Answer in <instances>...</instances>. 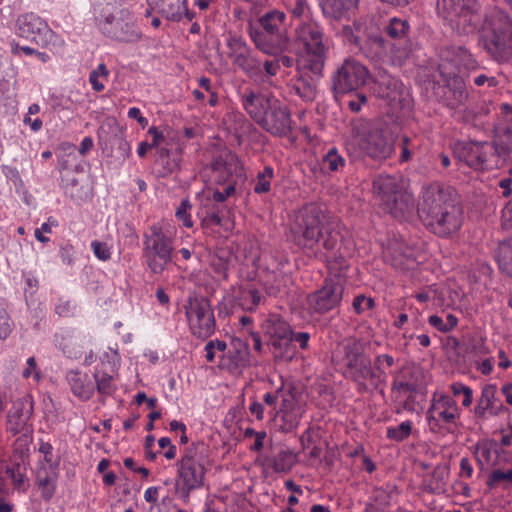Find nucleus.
I'll list each match as a JSON object with an SVG mask.
<instances>
[{"instance_id":"nucleus-12","label":"nucleus","mask_w":512,"mask_h":512,"mask_svg":"<svg viewBox=\"0 0 512 512\" xmlns=\"http://www.w3.org/2000/svg\"><path fill=\"white\" fill-rule=\"evenodd\" d=\"M184 310L189 329L195 337L207 339L215 332V317L207 298L189 297L184 304Z\"/></svg>"},{"instance_id":"nucleus-6","label":"nucleus","mask_w":512,"mask_h":512,"mask_svg":"<svg viewBox=\"0 0 512 512\" xmlns=\"http://www.w3.org/2000/svg\"><path fill=\"white\" fill-rule=\"evenodd\" d=\"M207 454L203 443H192L177 463V477L174 492L184 503L190 500V493L201 488L207 472Z\"/></svg>"},{"instance_id":"nucleus-54","label":"nucleus","mask_w":512,"mask_h":512,"mask_svg":"<svg viewBox=\"0 0 512 512\" xmlns=\"http://www.w3.org/2000/svg\"><path fill=\"white\" fill-rule=\"evenodd\" d=\"M192 205L188 199H183L179 206L176 209L175 216L176 218L183 223V225L187 228H191L193 226V221L191 219V215L189 211L191 210Z\"/></svg>"},{"instance_id":"nucleus-8","label":"nucleus","mask_w":512,"mask_h":512,"mask_svg":"<svg viewBox=\"0 0 512 512\" xmlns=\"http://www.w3.org/2000/svg\"><path fill=\"white\" fill-rule=\"evenodd\" d=\"M286 14L273 9L263 14L258 22L262 30H250L255 46L265 54L280 55L288 50L290 38L286 27Z\"/></svg>"},{"instance_id":"nucleus-3","label":"nucleus","mask_w":512,"mask_h":512,"mask_svg":"<svg viewBox=\"0 0 512 512\" xmlns=\"http://www.w3.org/2000/svg\"><path fill=\"white\" fill-rule=\"evenodd\" d=\"M241 103L247 114L265 131L285 136L292 129L290 111L282 101L262 93L246 90Z\"/></svg>"},{"instance_id":"nucleus-57","label":"nucleus","mask_w":512,"mask_h":512,"mask_svg":"<svg viewBox=\"0 0 512 512\" xmlns=\"http://www.w3.org/2000/svg\"><path fill=\"white\" fill-rule=\"evenodd\" d=\"M226 343L221 340H211L205 345L206 355L205 358L207 362H213L215 359V352L224 353L226 350Z\"/></svg>"},{"instance_id":"nucleus-41","label":"nucleus","mask_w":512,"mask_h":512,"mask_svg":"<svg viewBox=\"0 0 512 512\" xmlns=\"http://www.w3.org/2000/svg\"><path fill=\"white\" fill-rule=\"evenodd\" d=\"M356 2L357 0H323L321 6L325 15L339 19L346 11L354 7Z\"/></svg>"},{"instance_id":"nucleus-48","label":"nucleus","mask_w":512,"mask_h":512,"mask_svg":"<svg viewBox=\"0 0 512 512\" xmlns=\"http://www.w3.org/2000/svg\"><path fill=\"white\" fill-rule=\"evenodd\" d=\"M322 163L330 172H337L345 166V159L333 147L324 155Z\"/></svg>"},{"instance_id":"nucleus-51","label":"nucleus","mask_w":512,"mask_h":512,"mask_svg":"<svg viewBox=\"0 0 512 512\" xmlns=\"http://www.w3.org/2000/svg\"><path fill=\"white\" fill-rule=\"evenodd\" d=\"M108 74L106 65L103 63L99 64L97 69L90 73L89 81L95 91L100 92L104 90L105 84L101 79L107 80Z\"/></svg>"},{"instance_id":"nucleus-38","label":"nucleus","mask_w":512,"mask_h":512,"mask_svg":"<svg viewBox=\"0 0 512 512\" xmlns=\"http://www.w3.org/2000/svg\"><path fill=\"white\" fill-rule=\"evenodd\" d=\"M296 462V455L288 449H282L277 454L267 459L268 466L271 467L275 473L289 472Z\"/></svg>"},{"instance_id":"nucleus-40","label":"nucleus","mask_w":512,"mask_h":512,"mask_svg":"<svg viewBox=\"0 0 512 512\" xmlns=\"http://www.w3.org/2000/svg\"><path fill=\"white\" fill-rule=\"evenodd\" d=\"M220 212L219 206L214 203L211 204L210 198L206 197L201 200V207L199 208L197 215L201 219L203 225L213 224L220 226L222 224Z\"/></svg>"},{"instance_id":"nucleus-33","label":"nucleus","mask_w":512,"mask_h":512,"mask_svg":"<svg viewBox=\"0 0 512 512\" xmlns=\"http://www.w3.org/2000/svg\"><path fill=\"white\" fill-rule=\"evenodd\" d=\"M261 327L264 333L270 337L273 346H279L280 341L287 340L291 335L290 325L277 314L269 315Z\"/></svg>"},{"instance_id":"nucleus-63","label":"nucleus","mask_w":512,"mask_h":512,"mask_svg":"<svg viewBox=\"0 0 512 512\" xmlns=\"http://www.w3.org/2000/svg\"><path fill=\"white\" fill-rule=\"evenodd\" d=\"M367 96L363 93H357L353 99L348 102V108L352 112H359L362 105L366 104Z\"/></svg>"},{"instance_id":"nucleus-37","label":"nucleus","mask_w":512,"mask_h":512,"mask_svg":"<svg viewBox=\"0 0 512 512\" xmlns=\"http://www.w3.org/2000/svg\"><path fill=\"white\" fill-rule=\"evenodd\" d=\"M57 473L54 469L41 468L37 472L36 484L45 500H50L55 493Z\"/></svg>"},{"instance_id":"nucleus-59","label":"nucleus","mask_w":512,"mask_h":512,"mask_svg":"<svg viewBox=\"0 0 512 512\" xmlns=\"http://www.w3.org/2000/svg\"><path fill=\"white\" fill-rule=\"evenodd\" d=\"M91 248L98 259L102 261L110 259L111 252L106 243L100 241H93L91 243Z\"/></svg>"},{"instance_id":"nucleus-7","label":"nucleus","mask_w":512,"mask_h":512,"mask_svg":"<svg viewBox=\"0 0 512 512\" xmlns=\"http://www.w3.org/2000/svg\"><path fill=\"white\" fill-rule=\"evenodd\" d=\"M351 134L357 148L375 161H384L394 153V142L382 121L358 120L352 124Z\"/></svg>"},{"instance_id":"nucleus-24","label":"nucleus","mask_w":512,"mask_h":512,"mask_svg":"<svg viewBox=\"0 0 512 512\" xmlns=\"http://www.w3.org/2000/svg\"><path fill=\"white\" fill-rule=\"evenodd\" d=\"M497 388L494 384H486L481 390V396L473 409L475 418L486 420L491 416H498L506 411V407L496 397Z\"/></svg>"},{"instance_id":"nucleus-49","label":"nucleus","mask_w":512,"mask_h":512,"mask_svg":"<svg viewBox=\"0 0 512 512\" xmlns=\"http://www.w3.org/2000/svg\"><path fill=\"white\" fill-rule=\"evenodd\" d=\"M262 296L256 289H246L241 292L240 305L247 311H254L260 304Z\"/></svg>"},{"instance_id":"nucleus-10","label":"nucleus","mask_w":512,"mask_h":512,"mask_svg":"<svg viewBox=\"0 0 512 512\" xmlns=\"http://www.w3.org/2000/svg\"><path fill=\"white\" fill-rule=\"evenodd\" d=\"M174 238L159 224H153L143 235V257L149 271L161 275L173 261Z\"/></svg>"},{"instance_id":"nucleus-4","label":"nucleus","mask_w":512,"mask_h":512,"mask_svg":"<svg viewBox=\"0 0 512 512\" xmlns=\"http://www.w3.org/2000/svg\"><path fill=\"white\" fill-rule=\"evenodd\" d=\"M479 44L496 62L503 63L512 59V21L501 11L482 15Z\"/></svg>"},{"instance_id":"nucleus-44","label":"nucleus","mask_w":512,"mask_h":512,"mask_svg":"<svg viewBox=\"0 0 512 512\" xmlns=\"http://www.w3.org/2000/svg\"><path fill=\"white\" fill-rule=\"evenodd\" d=\"M274 179V169L271 166H265L259 171L254 180L253 191L256 194H267L271 191V183Z\"/></svg>"},{"instance_id":"nucleus-45","label":"nucleus","mask_w":512,"mask_h":512,"mask_svg":"<svg viewBox=\"0 0 512 512\" xmlns=\"http://www.w3.org/2000/svg\"><path fill=\"white\" fill-rule=\"evenodd\" d=\"M94 379L97 391L101 395L111 396L117 389L113 377L105 372L96 371Z\"/></svg>"},{"instance_id":"nucleus-5","label":"nucleus","mask_w":512,"mask_h":512,"mask_svg":"<svg viewBox=\"0 0 512 512\" xmlns=\"http://www.w3.org/2000/svg\"><path fill=\"white\" fill-rule=\"evenodd\" d=\"M334 355L342 356L346 367V377L356 383L359 392H368L370 387L373 389L379 387L380 375L372 368L363 342L356 338L345 339L338 346Z\"/></svg>"},{"instance_id":"nucleus-22","label":"nucleus","mask_w":512,"mask_h":512,"mask_svg":"<svg viewBox=\"0 0 512 512\" xmlns=\"http://www.w3.org/2000/svg\"><path fill=\"white\" fill-rule=\"evenodd\" d=\"M304 408L293 394L283 396L279 411L275 412V420L279 421L282 432H291L300 423Z\"/></svg>"},{"instance_id":"nucleus-11","label":"nucleus","mask_w":512,"mask_h":512,"mask_svg":"<svg viewBox=\"0 0 512 512\" xmlns=\"http://www.w3.org/2000/svg\"><path fill=\"white\" fill-rule=\"evenodd\" d=\"M457 156L474 170H490L498 166L499 158L506 157L505 151L495 143L469 142L457 149Z\"/></svg>"},{"instance_id":"nucleus-36","label":"nucleus","mask_w":512,"mask_h":512,"mask_svg":"<svg viewBox=\"0 0 512 512\" xmlns=\"http://www.w3.org/2000/svg\"><path fill=\"white\" fill-rule=\"evenodd\" d=\"M378 94L389 101L400 100L404 86L401 81L390 76H382L378 82Z\"/></svg>"},{"instance_id":"nucleus-50","label":"nucleus","mask_w":512,"mask_h":512,"mask_svg":"<svg viewBox=\"0 0 512 512\" xmlns=\"http://www.w3.org/2000/svg\"><path fill=\"white\" fill-rule=\"evenodd\" d=\"M308 64L307 68L317 77H320L322 75L324 65H325V58H326V51H314V52H308Z\"/></svg>"},{"instance_id":"nucleus-43","label":"nucleus","mask_w":512,"mask_h":512,"mask_svg":"<svg viewBox=\"0 0 512 512\" xmlns=\"http://www.w3.org/2000/svg\"><path fill=\"white\" fill-rule=\"evenodd\" d=\"M409 29L410 25L408 21L400 18H392L385 27V33L391 39L399 40L400 42L407 44Z\"/></svg>"},{"instance_id":"nucleus-32","label":"nucleus","mask_w":512,"mask_h":512,"mask_svg":"<svg viewBox=\"0 0 512 512\" xmlns=\"http://www.w3.org/2000/svg\"><path fill=\"white\" fill-rule=\"evenodd\" d=\"M495 143L500 145L507 155L512 152V106L501 105V116L495 126Z\"/></svg>"},{"instance_id":"nucleus-16","label":"nucleus","mask_w":512,"mask_h":512,"mask_svg":"<svg viewBox=\"0 0 512 512\" xmlns=\"http://www.w3.org/2000/svg\"><path fill=\"white\" fill-rule=\"evenodd\" d=\"M344 283L340 276L325 279L322 287L307 296V304L315 313L324 314L336 307L342 301Z\"/></svg>"},{"instance_id":"nucleus-34","label":"nucleus","mask_w":512,"mask_h":512,"mask_svg":"<svg viewBox=\"0 0 512 512\" xmlns=\"http://www.w3.org/2000/svg\"><path fill=\"white\" fill-rule=\"evenodd\" d=\"M486 485L490 490L512 489V464L503 465L499 459L488 474Z\"/></svg>"},{"instance_id":"nucleus-56","label":"nucleus","mask_w":512,"mask_h":512,"mask_svg":"<svg viewBox=\"0 0 512 512\" xmlns=\"http://www.w3.org/2000/svg\"><path fill=\"white\" fill-rule=\"evenodd\" d=\"M5 473L12 480L16 488H21L24 483L25 474L18 463L7 466Z\"/></svg>"},{"instance_id":"nucleus-42","label":"nucleus","mask_w":512,"mask_h":512,"mask_svg":"<svg viewBox=\"0 0 512 512\" xmlns=\"http://www.w3.org/2000/svg\"><path fill=\"white\" fill-rule=\"evenodd\" d=\"M495 257L499 268L512 277V238L499 244Z\"/></svg>"},{"instance_id":"nucleus-1","label":"nucleus","mask_w":512,"mask_h":512,"mask_svg":"<svg viewBox=\"0 0 512 512\" xmlns=\"http://www.w3.org/2000/svg\"><path fill=\"white\" fill-rule=\"evenodd\" d=\"M292 231L297 245L320 252L330 271L340 272L348 267L340 246V223L320 205L309 203L303 206L296 214Z\"/></svg>"},{"instance_id":"nucleus-30","label":"nucleus","mask_w":512,"mask_h":512,"mask_svg":"<svg viewBox=\"0 0 512 512\" xmlns=\"http://www.w3.org/2000/svg\"><path fill=\"white\" fill-rule=\"evenodd\" d=\"M230 345L228 352L222 354L219 366L229 371L245 367L249 362L248 344L240 338H234Z\"/></svg>"},{"instance_id":"nucleus-26","label":"nucleus","mask_w":512,"mask_h":512,"mask_svg":"<svg viewBox=\"0 0 512 512\" xmlns=\"http://www.w3.org/2000/svg\"><path fill=\"white\" fill-rule=\"evenodd\" d=\"M381 206L393 218L402 221L412 217L415 209V200L406 185L395 197Z\"/></svg>"},{"instance_id":"nucleus-9","label":"nucleus","mask_w":512,"mask_h":512,"mask_svg":"<svg viewBox=\"0 0 512 512\" xmlns=\"http://www.w3.org/2000/svg\"><path fill=\"white\" fill-rule=\"evenodd\" d=\"M436 12L459 35L475 33L482 23L479 0H436Z\"/></svg>"},{"instance_id":"nucleus-20","label":"nucleus","mask_w":512,"mask_h":512,"mask_svg":"<svg viewBox=\"0 0 512 512\" xmlns=\"http://www.w3.org/2000/svg\"><path fill=\"white\" fill-rule=\"evenodd\" d=\"M207 169L210 171V177L218 184H224L234 174L242 171V165L238 156L229 151L224 150L213 158Z\"/></svg>"},{"instance_id":"nucleus-31","label":"nucleus","mask_w":512,"mask_h":512,"mask_svg":"<svg viewBox=\"0 0 512 512\" xmlns=\"http://www.w3.org/2000/svg\"><path fill=\"white\" fill-rule=\"evenodd\" d=\"M151 6L168 20L179 22L183 15L191 21L194 13L187 9V0H151Z\"/></svg>"},{"instance_id":"nucleus-53","label":"nucleus","mask_w":512,"mask_h":512,"mask_svg":"<svg viewBox=\"0 0 512 512\" xmlns=\"http://www.w3.org/2000/svg\"><path fill=\"white\" fill-rule=\"evenodd\" d=\"M17 438L14 442V451L19 453L21 456L29 451V447L33 441V431L18 433Z\"/></svg>"},{"instance_id":"nucleus-47","label":"nucleus","mask_w":512,"mask_h":512,"mask_svg":"<svg viewBox=\"0 0 512 512\" xmlns=\"http://www.w3.org/2000/svg\"><path fill=\"white\" fill-rule=\"evenodd\" d=\"M413 423L410 420L403 421L396 427H389L386 436L396 442L406 440L412 433Z\"/></svg>"},{"instance_id":"nucleus-64","label":"nucleus","mask_w":512,"mask_h":512,"mask_svg":"<svg viewBox=\"0 0 512 512\" xmlns=\"http://www.w3.org/2000/svg\"><path fill=\"white\" fill-rule=\"evenodd\" d=\"M474 84L478 87L484 85H487L488 87H496L498 85V80L493 76L480 74L474 78Z\"/></svg>"},{"instance_id":"nucleus-27","label":"nucleus","mask_w":512,"mask_h":512,"mask_svg":"<svg viewBox=\"0 0 512 512\" xmlns=\"http://www.w3.org/2000/svg\"><path fill=\"white\" fill-rule=\"evenodd\" d=\"M406 185V181L400 175L380 174L373 180V193L380 205H383L395 197Z\"/></svg>"},{"instance_id":"nucleus-15","label":"nucleus","mask_w":512,"mask_h":512,"mask_svg":"<svg viewBox=\"0 0 512 512\" xmlns=\"http://www.w3.org/2000/svg\"><path fill=\"white\" fill-rule=\"evenodd\" d=\"M438 68L444 83L437 87L435 93L445 106L456 109L468 99L466 85L463 79L457 75L456 68L450 70L447 63H440Z\"/></svg>"},{"instance_id":"nucleus-46","label":"nucleus","mask_w":512,"mask_h":512,"mask_svg":"<svg viewBox=\"0 0 512 512\" xmlns=\"http://www.w3.org/2000/svg\"><path fill=\"white\" fill-rule=\"evenodd\" d=\"M294 88L296 93L306 101H312L316 96V85L311 79L300 76L296 79Z\"/></svg>"},{"instance_id":"nucleus-18","label":"nucleus","mask_w":512,"mask_h":512,"mask_svg":"<svg viewBox=\"0 0 512 512\" xmlns=\"http://www.w3.org/2000/svg\"><path fill=\"white\" fill-rule=\"evenodd\" d=\"M17 35L37 47H46L54 32L42 18L29 13L17 19Z\"/></svg>"},{"instance_id":"nucleus-61","label":"nucleus","mask_w":512,"mask_h":512,"mask_svg":"<svg viewBox=\"0 0 512 512\" xmlns=\"http://www.w3.org/2000/svg\"><path fill=\"white\" fill-rule=\"evenodd\" d=\"M11 46V52L13 55L18 56L20 52H23L27 56L35 55L37 52V48L31 46V45H20L16 41H12L10 43Z\"/></svg>"},{"instance_id":"nucleus-14","label":"nucleus","mask_w":512,"mask_h":512,"mask_svg":"<svg viewBox=\"0 0 512 512\" xmlns=\"http://www.w3.org/2000/svg\"><path fill=\"white\" fill-rule=\"evenodd\" d=\"M368 76L369 71L362 63L353 58L345 59L332 75V89L335 94L357 91L365 85Z\"/></svg>"},{"instance_id":"nucleus-29","label":"nucleus","mask_w":512,"mask_h":512,"mask_svg":"<svg viewBox=\"0 0 512 512\" xmlns=\"http://www.w3.org/2000/svg\"><path fill=\"white\" fill-rule=\"evenodd\" d=\"M441 63H447L450 70L457 69L462 66L467 70H476L479 67L478 61L470 53L468 49L462 46H451L441 51Z\"/></svg>"},{"instance_id":"nucleus-60","label":"nucleus","mask_w":512,"mask_h":512,"mask_svg":"<svg viewBox=\"0 0 512 512\" xmlns=\"http://www.w3.org/2000/svg\"><path fill=\"white\" fill-rule=\"evenodd\" d=\"M476 450H475V454L478 458L479 461H490L491 459V454H492V448H491V445L487 442H478L476 444Z\"/></svg>"},{"instance_id":"nucleus-55","label":"nucleus","mask_w":512,"mask_h":512,"mask_svg":"<svg viewBox=\"0 0 512 512\" xmlns=\"http://www.w3.org/2000/svg\"><path fill=\"white\" fill-rule=\"evenodd\" d=\"M395 361L394 358L389 354H381L375 357L374 365H375V372L380 375V383L384 381V378L386 376V372L384 369V364L389 368L394 365Z\"/></svg>"},{"instance_id":"nucleus-21","label":"nucleus","mask_w":512,"mask_h":512,"mask_svg":"<svg viewBox=\"0 0 512 512\" xmlns=\"http://www.w3.org/2000/svg\"><path fill=\"white\" fill-rule=\"evenodd\" d=\"M33 406L28 397L16 400L7 415L6 430L13 436L21 432L34 431L30 418Z\"/></svg>"},{"instance_id":"nucleus-52","label":"nucleus","mask_w":512,"mask_h":512,"mask_svg":"<svg viewBox=\"0 0 512 512\" xmlns=\"http://www.w3.org/2000/svg\"><path fill=\"white\" fill-rule=\"evenodd\" d=\"M450 390L453 394V396H463L462 400V406L463 407H470L473 402V391L472 389L464 385L461 382H454L450 385Z\"/></svg>"},{"instance_id":"nucleus-28","label":"nucleus","mask_w":512,"mask_h":512,"mask_svg":"<svg viewBox=\"0 0 512 512\" xmlns=\"http://www.w3.org/2000/svg\"><path fill=\"white\" fill-rule=\"evenodd\" d=\"M296 40L303 45L306 53L327 51L320 26L313 21L304 22L296 29Z\"/></svg>"},{"instance_id":"nucleus-17","label":"nucleus","mask_w":512,"mask_h":512,"mask_svg":"<svg viewBox=\"0 0 512 512\" xmlns=\"http://www.w3.org/2000/svg\"><path fill=\"white\" fill-rule=\"evenodd\" d=\"M460 415V408L451 396L440 392L433 393L427 410V421L432 431L439 430L442 424H455Z\"/></svg>"},{"instance_id":"nucleus-58","label":"nucleus","mask_w":512,"mask_h":512,"mask_svg":"<svg viewBox=\"0 0 512 512\" xmlns=\"http://www.w3.org/2000/svg\"><path fill=\"white\" fill-rule=\"evenodd\" d=\"M353 308L357 314H361L365 310L372 309L374 306V300L367 298L364 295H358L354 298Z\"/></svg>"},{"instance_id":"nucleus-2","label":"nucleus","mask_w":512,"mask_h":512,"mask_svg":"<svg viewBox=\"0 0 512 512\" xmlns=\"http://www.w3.org/2000/svg\"><path fill=\"white\" fill-rule=\"evenodd\" d=\"M418 214L423 225L441 238L457 234L464 222L463 207L455 190L438 182L423 188Z\"/></svg>"},{"instance_id":"nucleus-39","label":"nucleus","mask_w":512,"mask_h":512,"mask_svg":"<svg viewBox=\"0 0 512 512\" xmlns=\"http://www.w3.org/2000/svg\"><path fill=\"white\" fill-rule=\"evenodd\" d=\"M449 473L450 470L447 464H438L432 472L431 479L428 483V491L433 494L445 493L447 489Z\"/></svg>"},{"instance_id":"nucleus-25","label":"nucleus","mask_w":512,"mask_h":512,"mask_svg":"<svg viewBox=\"0 0 512 512\" xmlns=\"http://www.w3.org/2000/svg\"><path fill=\"white\" fill-rule=\"evenodd\" d=\"M184 147L177 143L175 147H160L157 150V158L155 166L159 177H167L172 173L180 170Z\"/></svg>"},{"instance_id":"nucleus-19","label":"nucleus","mask_w":512,"mask_h":512,"mask_svg":"<svg viewBox=\"0 0 512 512\" xmlns=\"http://www.w3.org/2000/svg\"><path fill=\"white\" fill-rule=\"evenodd\" d=\"M423 381V370L415 364H407L394 373L391 390L398 396L415 393L422 386Z\"/></svg>"},{"instance_id":"nucleus-35","label":"nucleus","mask_w":512,"mask_h":512,"mask_svg":"<svg viewBox=\"0 0 512 512\" xmlns=\"http://www.w3.org/2000/svg\"><path fill=\"white\" fill-rule=\"evenodd\" d=\"M67 380L73 394L80 399L88 400L94 393V384L87 374L79 371H70Z\"/></svg>"},{"instance_id":"nucleus-62","label":"nucleus","mask_w":512,"mask_h":512,"mask_svg":"<svg viewBox=\"0 0 512 512\" xmlns=\"http://www.w3.org/2000/svg\"><path fill=\"white\" fill-rule=\"evenodd\" d=\"M287 340L294 341L298 343L299 347L301 349H307L308 343L310 340V334L308 332H293L291 330V335L288 337Z\"/></svg>"},{"instance_id":"nucleus-23","label":"nucleus","mask_w":512,"mask_h":512,"mask_svg":"<svg viewBox=\"0 0 512 512\" xmlns=\"http://www.w3.org/2000/svg\"><path fill=\"white\" fill-rule=\"evenodd\" d=\"M227 45L234 65L247 75L253 76L260 71V63L251 55L247 44L239 37H230Z\"/></svg>"},{"instance_id":"nucleus-13","label":"nucleus","mask_w":512,"mask_h":512,"mask_svg":"<svg viewBox=\"0 0 512 512\" xmlns=\"http://www.w3.org/2000/svg\"><path fill=\"white\" fill-rule=\"evenodd\" d=\"M99 26L105 35L117 41L135 42L141 37L127 9L115 8L112 12H104L99 18Z\"/></svg>"}]
</instances>
